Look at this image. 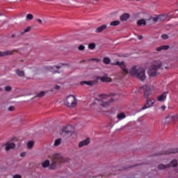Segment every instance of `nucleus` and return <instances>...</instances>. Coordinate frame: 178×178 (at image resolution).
<instances>
[{
  "label": "nucleus",
  "instance_id": "1",
  "mask_svg": "<svg viewBox=\"0 0 178 178\" xmlns=\"http://www.w3.org/2000/svg\"><path fill=\"white\" fill-rule=\"evenodd\" d=\"M111 66H119L124 72V73H126V74H129V73L131 76L136 77L137 79H138V80H140V81H144L147 77V76H145V71L142 67L138 68L137 66L134 65L130 69V70L128 71L126 69V65L124 64V61H117L115 63H111Z\"/></svg>",
  "mask_w": 178,
  "mask_h": 178
},
{
  "label": "nucleus",
  "instance_id": "2",
  "mask_svg": "<svg viewBox=\"0 0 178 178\" xmlns=\"http://www.w3.org/2000/svg\"><path fill=\"white\" fill-rule=\"evenodd\" d=\"M108 98L109 96L107 95H100L99 96V99H95V102L90 104L91 108H92V109H95L98 112H101V110H99V106L102 108H108V105H111V104L115 101V99L112 98L109 99ZM106 99H108V101Z\"/></svg>",
  "mask_w": 178,
  "mask_h": 178
},
{
  "label": "nucleus",
  "instance_id": "3",
  "mask_svg": "<svg viewBox=\"0 0 178 178\" xmlns=\"http://www.w3.org/2000/svg\"><path fill=\"white\" fill-rule=\"evenodd\" d=\"M163 67V63H162L161 60H154L152 65L149 67L148 74L150 77H155V76H158L159 72L158 70L161 69V67Z\"/></svg>",
  "mask_w": 178,
  "mask_h": 178
},
{
  "label": "nucleus",
  "instance_id": "4",
  "mask_svg": "<svg viewBox=\"0 0 178 178\" xmlns=\"http://www.w3.org/2000/svg\"><path fill=\"white\" fill-rule=\"evenodd\" d=\"M51 159L53 161V162L49 166L50 169H55V168H56L57 163H65V162H67V161H69V159L62 156L59 154H54L51 157Z\"/></svg>",
  "mask_w": 178,
  "mask_h": 178
},
{
  "label": "nucleus",
  "instance_id": "5",
  "mask_svg": "<svg viewBox=\"0 0 178 178\" xmlns=\"http://www.w3.org/2000/svg\"><path fill=\"white\" fill-rule=\"evenodd\" d=\"M64 104L68 108H74L77 105L76 97L73 95H69L64 102Z\"/></svg>",
  "mask_w": 178,
  "mask_h": 178
},
{
  "label": "nucleus",
  "instance_id": "6",
  "mask_svg": "<svg viewBox=\"0 0 178 178\" xmlns=\"http://www.w3.org/2000/svg\"><path fill=\"white\" fill-rule=\"evenodd\" d=\"M74 131V127L72 125H67L63 127L61 129V134H65V136H72V133Z\"/></svg>",
  "mask_w": 178,
  "mask_h": 178
},
{
  "label": "nucleus",
  "instance_id": "7",
  "mask_svg": "<svg viewBox=\"0 0 178 178\" xmlns=\"http://www.w3.org/2000/svg\"><path fill=\"white\" fill-rule=\"evenodd\" d=\"M143 89L145 99H149V96L151 95V94H152V91H154V86H143Z\"/></svg>",
  "mask_w": 178,
  "mask_h": 178
},
{
  "label": "nucleus",
  "instance_id": "8",
  "mask_svg": "<svg viewBox=\"0 0 178 178\" xmlns=\"http://www.w3.org/2000/svg\"><path fill=\"white\" fill-rule=\"evenodd\" d=\"M155 102H156V100H155V99H146V104L143 107H142L141 111H145V109H148V108H152Z\"/></svg>",
  "mask_w": 178,
  "mask_h": 178
},
{
  "label": "nucleus",
  "instance_id": "9",
  "mask_svg": "<svg viewBox=\"0 0 178 178\" xmlns=\"http://www.w3.org/2000/svg\"><path fill=\"white\" fill-rule=\"evenodd\" d=\"M178 120V115H170L167 118H165V124H169L170 122H177Z\"/></svg>",
  "mask_w": 178,
  "mask_h": 178
},
{
  "label": "nucleus",
  "instance_id": "10",
  "mask_svg": "<svg viewBox=\"0 0 178 178\" xmlns=\"http://www.w3.org/2000/svg\"><path fill=\"white\" fill-rule=\"evenodd\" d=\"M96 80H100L102 83H111L112 79L108 77V75L105 74L104 76H97Z\"/></svg>",
  "mask_w": 178,
  "mask_h": 178
},
{
  "label": "nucleus",
  "instance_id": "11",
  "mask_svg": "<svg viewBox=\"0 0 178 178\" xmlns=\"http://www.w3.org/2000/svg\"><path fill=\"white\" fill-rule=\"evenodd\" d=\"M168 94H169V92L165 91L163 94H161V95L157 96L156 97L157 101H159V102H165V101H166Z\"/></svg>",
  "mask_w": 178,
  "mask_h": 178
},
{
  "label": "nucleus",
  "instance_id": "12",
  "mask_svg": "<svg viewBox=\"0 0 178 178\" xmlns=\"http://www.w3.org/2000/svg\"><path fill=\"white\" fill-rule=\"evenodd\" d=\"M16 147V145L13 143L7 142L5 143V149L6 151H9L10 149H13Z\"/></svg>",
  "mask_w": 178,
  "mask_h": 178
},
{
  "label": "nucleus",
  "instance_id": "13",
  "mask_svg": "<svg viewBox=\"0 0 178 178\" xmlns=\"http://www.w3.org/2000/svg\"><path fill=\"white\" fill-rule=\"evenodd\" d=\"M88 144H90V138H88L86 140L81 141L79 144V147H86V145H88Z\"/></svg>",
  "mask_w": 178,
  "mask_h": 178
},
{
  "label": "nucleus",
  "instance_id": "14",
  "mask_svg": "<svg viewBox=\"0 0 178 178\" xmlns=\"http://www.w3.org/2000/svg\"><path fill=\"white\" fill-rule=\"evenodd\" d=\"M128 19H130L129 13H124L120 16V20L122 22H127Z\"/></svg>",
  "mask_w": 178,
  "mask_h": 178
},
{
  "label": "nucleus",
  "instance_id": "15",
  "mask_svg": "<svg viewBox=\"0 0 178 178\" xmlns=\"http://www.w3.org/2000/svg\"><path fill=\"white\" fill-rule=\"evenodd\" d=\"M107 27L108 26H106V24L102 25L101 26H99L98 28L96 29L95 33H102L104 30H106Z\"/></svg>",
  "mask_w": 178,
  "mask_h": 178
},
{
  "label": "nucleus",
  "instance_id": "16",
  "mask_svg": "<svg viewBox=\"0 0 178 178\" xmlns=\"http://www.w3.org/2000/svg\"><path fill=\"white\" fill-rule=\"evenodd\" d=\"M60 67H63V65L60 64V65H55L54 67H51V72H52V73H58V71H56V70L60 69Z\"/></svg>",
  "mask_w": 178,
  "mask_h": 178
},
{
  "label": "nucleus",
  "instance_id": "17",
  "mask_svg": "<svg viewBox=\"0 0 178 178\" xmlns=\"http://www.w3.org/2000/svg\"><path fill=\"white\" fill-rule=\"evenodd\" d=\"M169 48V45H163L161 47H159L156 49V51L158 52H161V51H168V49Z\"/></svg>",
  "mask_w": 178,
  "mask_h": 178
},
{
  "label": "nucleus",
  "instance_id": "18",
  "mask_svg": "<svg viewBox=\"0 0 178 178\" xmlns=\"http://www.w3.org/2000/svg\"><path fill=\"white\" fill-rule=\"evenodd\" d=\"M8 55H12V51H0V56H6Z\"/></svg>",
  "mask_w": 178,
  "mask_h": 178
},
{
  "label": "nucleus",
  "instance_id": "19",
  "mask_svg": "<svg viewBox=\"0 0 178 178\" xmlns=\"http://www.w3.org/2000/svg\"><path fill=\"white\" fill-rule=\"evenodd\" d=\"M81 86L86 84L87 86H92L94 84L93 81H83L81 82Z\"/></svg>",
  "mask_w": 178,
  "mask_h": 178
},
{
  "label": "nucleus",
  "instance_id": "20",
  "mask_svg": "<svg viewBox=\"0 0 178 178\" xmlns=\"http://www.w3.org/2000/svg\"><path fill=\"white\" fill-rule=\"evenodd\" d=\"M137 24L138 26H145V24H147V22H145V19H139L137 22Z\"/></svg>",
  "mask_w": 178,
  "mask_h": 178
},
{
  "label": "nucleus",
  "instance_id": "21",
  "mask_svg": "<svg viewBox=\"0 0 178 178\" xmlns=\"http://www.w3.org/2000/svg\"><path fill=\"white\" fill-rule=\"evenodd\" d=\"M117 118L119 120H123V119H124V118H126V115L123 113H120L118 114Z\"/></svg>",
  "mask_w": 178,
  "mask_h": 178
},
{
  "label": "nucleus",
  "instance_id": "22",
  "mask_svg": "<svg viewBox=\"0 0 178 178\" xmlns=\"http://www.w3.org/2000/svg\"><path fill=\"white\" fill-rule=\"evenodd\" d=\"M33 19H34V16L32 14H27L25 20L29 22V20H33Z\"/></svg>",
  "mask_w": 178,
  "mask_h": 178
},
{
  "label": "nucleus",
  "instance_id": "23",
  "mask_svg": "<svg viewBox=\"0 0 178 178\" xmlns=\"http://www.w3.org/2000/svg\"><path fill=\"white\" fill-rule=\"evenodd\" d=\"M33 145H34V141H33V140H30L26 144L28 149H31V148H33Z\"/></svg>",
  "mask_w": 178,
  "mask_h": 178
},
{
  "label": "nucleus",
  "instance_id": "24",
  "mask_svg": "<svg viewBox=\"0 0 178 178\" xmlns=\"http://www.w3.org/2000/svg\"><path fill=\"white\" fill-rule=\"evenodd\" d=\"M15 72L19 77H23V76H24V72L20 70H17Z\"/></svg>",
  "mask_w": 178,
  "mask_h": 178
},
{
  "label": "nucleus",
  "instance_id": "25",
  "mask_svg": "<svg viewBox=\"0 0 178 178\" xmlns=\"http://www.w3.org/2000/svg\"><path fill=\"white\" fill-rule=\"evenodd\" d=\"M60 143H62V139L58 138L54 141V147H58V145H60Z\"/></svg>",
  "mask_w": 178,
  "mask_h": 178
},
{
  "label": "nucleus",
  "instance_id": "26",
  "mask_svg": "<svg viewBox=\"0 0 178 178\" xmlns=\"http://www.w3.org/2000/svg\"><path fill=\"white\" fill-rule=\"evenodd\" d=\"M120 24V21L115 20L110 23V26H119Z\"/></svg>",
  "mask_w": 178,
  "mask_h": 178
},
{
  "label": "nucleus",
  "instance_id": "27",
  "mask_svg": "<svg viewBox=\"0 0 178 178\" xmlns=\"http://www.w3.org/2000/svg\"><path fill=\"white\" fill-rule=\"evenodd\" d=\"M42 168H48L49 166V160H45L42 163Z\"/></svg>",
  "mask_w": 178,
  "mask_h": 178
},
{
  "label": "nucleus",
  "instance_id": "28",
  "mask_svg": "<svg viewBox=\"0 0 178 178\" xmlns=\"http://www.w3.org/2000/svg\"><path fill=\"white\" fill-rule=\"evenodd\" d=\"M103 62L104 63H105V65H109V63H111V59L108 57H104L103 59Z\"/></svg>",
  "mask_w": 178,
  "mask_h": 178
},
{
  "label": "nucleus",
  "instance_id": "29",
  "mask_svg": "<svg viewBox=\"0 0 178 178\" xmlns=\"http://www.w3.org/2000/svg\"><path fill=\"white\" fill-rule=\"evenodd\" d=\"M31 30V28L30 26H28L26 29L24 30L23 32L21 33V34H24V33H29Z\"/></svg>",
  "mask_w": 178,
  "mask_h": 178
},
{
  "label": "nucleus",
  "instance_id": "30",
  "mask_svg": "<svg viewBox=\"0 0 178 178\" xmlns=\"http://www.w3.org/2000/svg\"><path fill=\"white\" fill-rule=\"evenodd\" d=\"M89 49H95V43H90L88 45Z\"/></svg>",
  "mask_w": 178,
  "mask_h": 178
},
{
  "label": "nucleus",
  "instance_id": "31",
  "mask_svg": "<svg viewBox=\"0 0 178 178\" xmlns=\"http://www.w3.org/2000/svg\"><path fill=\"white\" fill-rule=\"evenodd\" d=\"M44 95H45V92L42 91L37 95V97H38L39 98H41V97H44Z\"/></svg>",
  "mask_w": 178,
  "mask_h": 178
},
{
  "label": "nucleus",
  "instance_id": "32",
  "mask_svg": "<svg viewBox=\"0 0 178 178\" xmlns=\"http://www.w3.org/2000/svg\"><path fill=\"white\" fill-rule=\"evenodd\" d=\"M78 49H79V51H84V49H86V47H84V45H83V44H81V45H79V47H78Z\"/></svg>",
  "mask_w": 178,
  "mask_h": 178
},
{
  "label": "nucleus",
  "instance_id": "33",
  "mask_svg": "<svg viewBox=\"0 0 178 178\" xmlns=\"http://www.w3.org/2000/svg\"><path fill=\"white\" fill-rule=\"evenodd\" d=\"M176 152H178V149H171L168 152L169 154H176Z\"/></svg>",
  "mask_w": 178,
  "mask_h": 178
},
{
  "label": "nucleus",
  "instance_id": "34",
  "mask_svg": "<svg viewBox=\"0 0 178 178\" xmlns=\"http://www.w3.org/2000/svg\"><path fill=\"white\" fill-rule=\"evenodd\" d=\"M161 17H163V16H158V17H155L153 18V21L154 22H158V20H159V19H161Z\"/></svg>",
  "mask_w": 178,
  "mask_h": 178
},
{
  "label": "nucleus",
  "instance_id": "35",
  "mask_svg": "<svg viewBox=\"0 0 178 178\" xmlns=\"http://www.w3.org/2000/svg\"><path fill=\"white\" fill-rule=\"evenodd\" d=\"M159 16H162L160 19H159L160 22H163V20H165V19H166V17L165 15H160Z\"/></svg>",
  "mask_w": 178,
  "mask_h": 178
},
{
  "label": "nucleus",
  "instance_id": "36",
  "mask_svg": "<svg viewBox=\"0 0 178 178\" xmlns=\"http://www.w3.org/2000/svg\"><path fill=\"white\" fill-rule=\"evenodd\" d=\"M161 38H163V40H168V38H169V36H168V35L166 34H163L161 35Z\"/></svg>",
  "mask_w": 178,
  "mask_h": 178
},
{
  "label": "nucleus",
  "instance_id": "37",
  "mask_svg": "<svg viewBox=\"0 0 178 178\" xmlns=\"http://www.w3.org/2000/svg\"><path fill=\"white\" fill-rule=\"evenodd\" d=\"M5 91H10L12 90V88L10 86H6L4 88Z\"/></svg>",
  "mask_w": 178,
  "mask_h": 178
},
{
  "label": "nucleus",
  "instance_id": "38",
  "mask_svg": "<svg viewBox=\"0 0 178 178\" xmlns=\"http://www.w3.org/2000/svg\"><path fill=\"white\" fill-rule=\"evenodd\" d=\"M8 111H10V112L15 111V106H10V107H8Z\"/></svg>",
  "mask_w": 178,
  "mask_h": 178
},
{
  "label": "nucleus",
  "instance_id": "39",
  "mask_svg": "<svg viewBox=\"0 0 178 178\" xmlns=\"http://www.w3.org/2000/svg\"><path fill=\"white\" fill-rule=\"evenodd\" d=\"M13 177V178H22V177L19 175H15Z\"/></svg>",
  "mask_w": 178,
  "mask_h": 178
},
{
  "label": "nucleus",
  "instance_id": "40",
  "mask_svg": "<svg viewBox=\"0 0 178 178\" xmlns=\"http://www.w3.org/2000/svg\"><path fill=\"white\" fill-rule=\"evenodd\" d=\"M59 88H60V86L56 85V86H54V90H59Z\"/></svg>",
  "mask_w": 178,
  "mask_h": 178
},
{
  "label": "nucleus",
  "instance_id": "41",
  "mask_svg": "<svg viewBox=\"0 0 178 178\" xmlns=\"http://www.w3.org/2000/svg\"><path fill=\"white\" fill-rule=\"evenodd\" d=\"M90 60H96L97 62H99V59L98 58H91Z\"/></svg>",
  "mask_w": 178,
  "mask_h": 178
},
{
  "label": "nucleus",
  "instance_id": "42",
  "mask_svg": "<svg viewBox=\"0 0 178 178\" xmlns=\"http://www.w3.org/2000/svg\"><path fill=\"white\" fill-rule=\"evenodd\" d=\"M161 109H162V111H165L166 109V106H161Z\"/></svg>",
  "mask_w": 178,
  "mask_h": 178
},
{
  "label": "nucleus",
  "instance_id": "43",
  "mask_svg": "<svg viewBox=\"0 0 178 178\" xmlns=\"http://www.w3.org/2000/svg\"><path fill=\"white\" fill-rule=\"evenodd\" d=\"M37 22H38V23H42V20L41 19H38Z\"/></svg>",
  "mask_w": 178,
  "mask_h": 178
},
{
  "label": "nucleus",
  "instance_id": "44",
  "mask_svg": "<svg viewBox=\"0 0 178 178\" xmlns=\"http://www.w3.org/2000/svg\"><path fill=\"white\" fill-rule=\"evenodd\" d=\"M24 155H26V153L24 152L20 153V156L23 157L24 156Z\"/></svg>",
  "mask_w": 178,
  "mask_h": 178
},
{
  "label": "nucleus",
  "instance_id": "45",
  "mask_svg": "<svg viewBox=\"0 0 178 178\" xmlns=\"http://www.w3.org/2000/svg\"><path fill=\"white\" fill-rule=\"evenodd\" d=\"M143 38V35H138V39L141 40Z\"/></svg>",
  "mask_w": 178,
  "mask_h": 178
},
{
  "label": "nucleus",
  "instance_id": "46",
  "mask_svg": "<svg viewBox=\"0 0 178 178\" xmlns=\"http://www.w3.org/2000/svg\"><path fill=\"white\" fill-rule=\"evenodd\" d=\"M64 2H65V3H67L69 1H64Z\"/></svg>",
  "mask_w": 178,
  "mask_h": 178
},
{
  "label": "nucleus",
  "instance_id": "47",
  "mask_svg": "<svg viewBox=\"0 0 178 178\" xmlns=\"http://www.w3.org/2000/svg\"><path fill=\"white\" fill-rule=\"evenodd\" d=\"M12 37H15V35H13Z\"/></svg>",
  "mask_w": 178,
  "mask_h": 178
},
{
  "label": "nucleus",
  "instance_id": "48",
  "mask_svg": "<svg viewBox=\"0 0 178 178\" xmlns=\"http://www.w3.org/2000/svg\"><path fill=\"white\" fill-rule=\"evenodd\" d=\"M165 69H168V67H165Z\"/></svg>",
  "mask_w": 178,
  "mask_h": 178
},
{
  "label": "nucleus",
  "instance_id": "49",
  "mask_svg": "<svg viewBox=\"0 0 178 178\" xmlns=\"http://www.w3.org/2000/svg\"><path fill=\"white\" fill-rule=\"evenodd\" d=\"M47 1H52V0H47Z\"/></svg>",
  "mask_w": 178,
  "mask_h": 178
},
{
  "label": "nucleus",
  "instance_id": "50",
  "mask_svg": "<svg viewBox=\"0 0 178 178\" xmlns=\"http://www.w3.org/2000/svg\"><path fill=\"white\" fill-rule=\"evenodd\" d=\"M136 1H140V0H136Z\"/></svg>",
  "mask_w": 178,
  "mask_h": 178
},
{
  "label": "nucleus",
  "instance_id": "51",
  "mask_svg": "<svg viewBox=\"0 0 178 178\" xmlns=\"http://www.w3.org/2000/svg\"><path fill=\"white\" fill-rule=\"evenodd\" d=\"M0 91H1V88H0Z\"/></svg>",
  "mask_w": 178,
  "mask_h": 178
}]
</instances>
